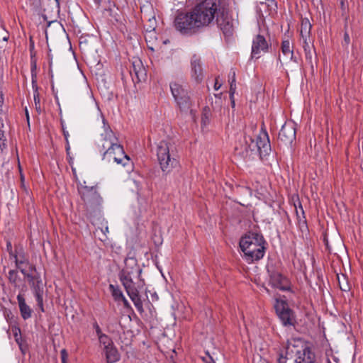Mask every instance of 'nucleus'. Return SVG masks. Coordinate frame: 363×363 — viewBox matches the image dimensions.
Instances as JSON below:
<instances>
[{"mask_svg": "<svg viewBox=\"0 0 363 363\" xmlns=\"http://www.w3.org/2000/svg\"><path fill=\"white\" fill-rule=\"evenodd\" d=\"M214 23L225 36L233 35V22L226 6L220 0H203L189 12L179 13L174 18V26L181 34L192 35Z\"/></svg>", "mask_w": 363, "mask_h": 363, "instance_id": "obj_1", "label": "nucleus"}, {"mask_svg": "<svg viewBox=\"0 0 363 363\" xmlns=\"http://www.w3.org/2000/svg\"><path fill=\"white\" fill-rule=\"evenodd\" d=\"M315 355L311 348L301 339H291L286 346L285 356L281 355L277 363H315Z\"/></svg>", "mask_w": 363, "mask_h": 363, "instance_id": "obj_2", "label": "nucleus"}, {"mask_svg": "<svg viewBox=\"0 0 363 363\" xmlns=\"http://www.w3.org/2000/svg\"><path fill=\"white\" fill-rule=\"evenodd\" d=\"M266 242L264 237L257 233H249L240 241V247L244 258L248 263L261 259L265 253Z\"/></svg>", "mask_w": 363, "mask_h": 363, "instance_id": "obj_3", "label": "nucleus"}, {"mask_svg": "<svg viewBox=\"0 0 363 363\" xmlns=\"http://www.w3.org/2000/svg\"><path fill=\"white\" fill-rule=\"evenodd\" d=\"M156 155L162 171L169 173L178 162L173 153V145L167 141L161 140L156 144Z\"/></svg>", "mask_w": 363, "mask_h": 363, "instance_id": "obj_4", "label": "nucleus"}, {"mask_svg": "<svg viewBox=\"0 0 363 363\" xmlns=\"http://www.w3.org/2000/svg\"><path fill=\"white\" fill-rule=\"evenodd\" d=\"M119 279L123 286L128 296L133 302L136 309L138 312L143 313L144 311L143 302L139 295V291L143 288L145 285L144 280L140 277H119Z\"/></svg>", "mask_w": 363, "mask_h": 363, "instance_id": "obj_5", "label": "nucleus"}, {"mask_svg": "<svg viewBox=\"0 0 363 363\" xmlns=\"http://www.w3.org/2000/svg\"><path fill=\"white\" fill-rule=\"evenodd\" d=\"M77 189L87 211H95L101 206L103 199L98 192L96 186H89L84 182V184H78Z\"/></svg>", "mask_w": 363, "mask_h": 363, "instance_id": "obj_6", "label": "nucleus"}, {"mask_svg": "<svg viewBox=\"0 0 363 363\" xmlns=\"http://www.w3.org/2000/svg\"><path fill=\"white\" fill-rule=\"evenodd\" d=\"M169 86L172 95L180 111L185 113L191 112L193 101L186 87L177 82H171Z\"/></svg>", "mask_w": 363, "mask_h": 363, "instance_id": "obj_7", "label": "nucleus"}, {"mask_svg": "<svg viewBox=\"0 0 363 363\" xmlns=\"http://www.w3.org/2000/svg\"><path fill=\"white\" fill-rule=\"evenodd\" d=\"M250 143L247 145L245 151L247 153L249 150L257 151L261 159L269 155L271 152V145L267 132L262 129L254 140L249 138Z\"/></svg>", "mask_w": 363, "mask_h": 363, "instance_id": "obj_8", "label": "nucleus"}, {"mask_svg": "<svg viewBox=\"0 0 363 363\" xmlns=\"http://www.w3.org/2000/svg\"><path fill=\"white\" fill-rule=\"evenodd\" d=\"M274 308L278 318L284 327H294L297 323L296 316L291 310L286 301L276 299Z\"/></svg>", "mask_w": 363, "mask_h": 363, "instance_id": "obj_9", "label": "nucleus"}, {"mask_svg": "<svg viewBox=\"0 0 363 363\" xmlns=\"http://www.w3.org/2000/svg\"><path fill=\"white\" fill-rule=\"evenodd\" d=\"M104 132L101 133L99 138L96 142L98 151L101 153L104 150L113 147L115 145L119 144L118 138L115 135L113 130L108 124H106L105 119L103 118Z\"/></svg>", "mask_w": 363, "mask_h": 363, "instance_id": "obj_10", "label": "nucleus"}, {"mask_svg": "<svg viewBox=\"0 0 363 363\" xmlns=\"http://www.w3.org/2000/svg\"><path fill=\"white\" fill-rule=\"evenodd\" d=\"M125 266L123 269L119 273V277H140L142 273V269L140 267L138 263V260L133 257H127L125 261Z\"/></svg>", "mask_w": 363, "mask_h": 363, "instance_id": "obj_11", "label": "nucleus"}, {"mask_svg": "<svg viewBox=\"0 0 363 363\" xmlns=\"http://www.w3.org/2000/svg\"><path fill=\"white\" fill-rule=\"evenodd\" d=\"M130 74L133 82L138 83L145 79L146 70L142 61L138 57H133L132 66L130 69Z\"/></svg>", "mask_w": 363, "mask_h": 363, "instance_id": "obj_12", "label": "nucleus"}, {"mask_svg": "<svg viewBox=\"0 0 363 363\" xmlns=\"http://www.w3.org/2000/svg\"><path fill=\"white\" fill-rule=\"evenodd\" d=\"M279 139L285 145H291L296 139L295 125L291 122H286L279 133Z\"/></svg>", "mask_w": 363, "mask_h": 363, "instance_id": "obj_13", "label": "nucleus"}, {"mask_svg": "<svg viewBox=\"0 0 363 363\" xmlns=\"http://www.w3.org/2000/svg\"><path fill=\"white\" fill-rule=\"evenodd\" d=\"M269 44L265 38L262 35H257L252 40V57L258 59L262 52H267Z\"/></svg>", "mask_w": 363, "mask_h": 363, "instance_id": "obj_14", "label": "nucleus"}, {"mask_svg": "<svg viewBox=\"0 0 363 363\" xmlns=\"http://www.w3.org/2000/svg\"><path fill=\"white\" fill-rule=\"evenodd\" d=\"M269 283L273 287L281 291H287L289 289L288 279L277 272L271 273Z\"/></svg>", "mask_w": 363, "mask_h": 363, "instance_id": "obj_15", "label": "nucleus"}, {"mask_svg": "<svg viewBox=\"0 0 363 363\" xmlns=\"http://www.w3.org/2000/svg\"><path fill=\"white\" fill-rule=\"evenodd\" d=\"M33 294L35 297L38 306H39L40 311L44 312V306H43V294H44V288L43 284L42 283V280L40 278H38L36 282H33V284L30 285Z\"/></svg>", "mask_w": 363, "mask_h": 363, "instance_id": "obj_16", "label": "nucleus"}, {"mask_svg": "<svg viewBox=\"0 0 363 363\" xmlns=\"http://www.w3.org/2000/svg\"><path fill=\"white\" fill-rule=\"evenodd\" d=\"M192 77L196 82L202 80V67L201 59L196 55H194L191 60Z\"/></svg>", "mask_w": 363, "mask_h": 363, "instance_id": "obj_17", "label": "nucleus"}, {"mask_svg": "<svg viewBox=\"0 0 363 363\" xmlns=\"http://www.w3.org/2000/svg\"><path fill=\"white\" fill-rule=\"evenodd\" d=\"M116 153H118L120 156H123V146L120 144L115 145V146L112 148L111 147L110 150L107 149L101 152L102 160L108 162L111 161L114 162V155H116Z\"/></svg>", "mask_w": 363, "mask_h": 363, "instance_id": "obj_18", "label": "nucleus"}, {"mask_svg": "<svg viewBox=\"0 0 363 363\" xmlns=\"http://www.w3.org/2000/svg\"><path fill=\"white\" fill-rule=\"evenodd\" d=\"M18 303L21 315L24 320H27L31 317L32 310L26 304L23 295L21 293L17 296Z\"/></svg>", "mask_w": 363, "mask_h": 363, "instance_id": "obj_19", "label": "nucleus"}, {"mask_svg": "<svg viewBox=\"0 0 363 363\" xmlns=\"http://www.w3.org/2000/svg\"><path fill=\"white\" fill-rule=\"evenodd\" d=\"M9 256L11 259H13L16 264V267H21L24 265H29L28 259L25 256L24 252L21 250L20 252H13L11 250L9 252Z\"/></svg>", "mask_w": 363, "mask_h": 363, "instance_id": "obj_20", "label": "nucleus"}, {"mask_svg": "<svg viewBox=\"0 0 363 363\" xmlns=\"http://www.w3.org/2000/svg\"><path fill=\"white\" fill-rule=\"evenodd\" d=\"M107 363H115L120 359V354L114 345L104 350Z\"/></svg>", "mask_w": 363, "mask_h": 363, "instance_id": "obj_21", "label": "nucleus"}, {"mask_svg": "<svg viewBox=\"0 0 363 363\" xmlns=\"http://www.w3.org/2000/svg\"><path fill=\"white\" fill-rule=\"evenodd\" d=\"M7 278L9 279V283L11 285H13L14 288H20L21 285L25 286L16 269L9 270L7 275Z\"/></svg>", "mask_w": 363, "mask_h": 363, "instance_id": "obj_22", "label": "nucleus"}, {"mask_svg": "<svg viewBox=\"0 0 363 363\" xmlns=\"http://www.w3.org/2000/svg\"><path fill=\"white\" fill-rule=\"evenodd\" d=\"M311 28H312V25L308 18L302 19L301 29H300L301 39L307 40L308 38H311Z\"/></svg>", "mask_w": 363, "mask_h": 363, "instance_id": "obj_23", "label": "nucleus"}, {"mask_svg": "<svg viewBox=\"0 0 363 363\" xmlns=\"http://www.w3.org/2000/svg\"><path fill=\"white\" fill-rule=\"evenodd\" d=\"M281 48L284 55L289 57L291 61L298 62L297 58L294 55V51L291 48V43L289 40L282 41Z\"/></svg>", "mask_w": 363, "mask_h": 363, "instance_id": "obj_24", "label": "nucleus"}, {"mask_svg": "<svg viewBox=\"0 0 363 363\" xmlns=\"http://www.w3.org/2000/svg\"><path fill=\"white\" fill-rule=\"evenodd\" d=\"M302 47L303 48L306 58L311 60L312 59V39L308 38L307 40L301 39Z\"/></svg>", "mask_w": 363, "mask_h": 363, "instance_id": "obj_25", "label": "nucleus"}, {"mask_svg": "<svg viewBox=\"0 0 363 363\" xmlns=\"http://www.w3.org/2000/svg\"><path fill=\"white\" fill-rule=\"evenodd\" d=\"M98 339L100 346L103 347L104 350L114 345L112 339L105 333L99 336Z\"/></svg>", "mask_w": 363, "mask_h": 363, "instance_id": "obj_26", "label": "nucleus"}, {"mask_svg": "<svg viewBox=\"0 0 363 363\" xmlns=\"http://www.w3.org/2000/svg\"><path fill=\"white\" fill-rule=\"evenodd\" d=\"M114 162L118 164H121L125 167L130 162L129 157L125 153L124 150L123 149V156H120L118 153H116L114 155Z\"/></svg>", "mask_w": 363, "mask_h": 363, "instance_id": "obj_27", "label": "nucleus"}, {"mask_svg": "<svg viewBox=\"0 0 363 363\" xmlns=\"http://www.w3.org/2000/svg\"><path fill=\"white\" fill-rule=\"evenodd\" d=\"M109 289L114 300L116 301H121V299L124 296L121 289L118 286H115L113 284L109 285Z\"/></svg>", "mask_w": 363, "mask_h": 363, "instance_id": "obj_28", "label": "nucleus"}, {"mask_svg": "<svg viewBox=\"0 0 363 363\" xmlns=\"http://www.w3.org/2000/svg\"><path fill=\"white\" fill-rule=\"evenodd\" d=\"M230 90L229 92H235L236 91V79L235 72L231 69L229 73Z\"/></svg>", "mask_w": 363, "mask_h": 363, "instance_id": "obj_29", "label": "nucleus"}, {"mask_svg": "<svg viewBox=\"0 0 363 363\" xmlns=\"http://www.w3.org/2000/svg\"><path fill=\"white\" fill-rule=\"evenodd\" d=\"M29 269H30V272L28 273H27L24 276V277L28 279L29 284L31 285V284H33V282H36V280L38 279V277H36L35 276H34L32 274L33 271H35V267L34 265L30 264L29 265Z\"/></svg>", "mask_w": 363, "mask_h": 363, "instance_id": "obj_30", "label": "nucleus"}, {"mask_svg": "<svg viewBox=\"0 0 363 363\" xmlns=\"http://www.w3.org/2000/svg\"><path fill=\"white\" fill-rule=\"evenodd\" d=\"M35 68V65L31 69V82H32V88L33 93L35 91H38V86L37 84V74L35 72H34L33 69Z\"/></svg>", "mask_w": 363, "mask_h": 363, "instance_id": "obj_31", "label": "nucleus"}, {"mask_svg": "<svg viewBox=\"0 0 363 363\" xmlns=\"http://www.w3.org/2000/svg\"><path fill=\"white\" fill-rule=\"evenodd\" d=\"M209 116H210V108L208 107H205L203 110L202 114V123L204 125H206L209 123Z\"/></svg>", "mask_w": 363, "mask_h": 363, "instance_id": "obj_32", "label": "nucleus"}, {"mask_svg": "<svg viewBox=\"0 0 363 363\" xmlns=\"http://www.w3.org/2000/svg\"><path fill=\"white\" fill-rule=\"evenodd\" d=\"M33 98H34L35 109L38 113H40V111H41L40 99V94L38 91H35V93H33Z\"/></svg>", "mask_w": 363, "mask_h": 363, "instance_id": "obj_33", "label": "nucleus"}, {"mask_svg": "<svg viewBox=\"0 0 363 363\" xmlns=\"http://www.w3.org/2000/svg\"><path fill=\"white\" fill-rule=\"evenodd\" d=\"M13 332L15 340H16V343L18 345L19 347L21 349V330L19 328H15L13 329Z\"/></svg>", "mask_w": 363, "mask_h": 363, "instance_id": "obj_34", "label": "nucleus"}, {"mask_svg": "<svg viewBox=\"0 0 363 363\" xmlns=\"http://www.w3.org/2000/svg\"><path fill=\"white\" fill-rule=\"evenodd\" d=\"M340 9L342 12V16H345L347 14L348 5L347 3V0H340Z\"/></svg>", "mask_w": 363, "mask_h": 363, "instance_id": "obj_35", "label": "nucleus"}, {"mask_svg": "<svg viewBox=\"0 0 363 363\" xmlns=\"http://www.w3.org/2000/svg\"><path fill=\"white\" fill-rule=\"evenodd\" d=\"M6 138L3 130H0V150L3 151L6 147Z\"/></svg>", "mask_w": 363, "mask_h": 363, "instance_id": "obj_36", "label": "nucleus"}, {"mask_svg": "<svg viewBox=\"0 0 363 363\" xmlns=\"http://www.w3.org/2000/svg\"><path fill=\"white\" fill-rule=\"evenodd\" d=\"M343 281L342 282L340 280H339V286L342 291H348L350 290V286L346 281L345 277L343 276ZM338 279H340L338 278Z\"/></svg>", "mask_w": 363, "mask_h": 363, "instance_id": "obj_37", "label": "nucleus"}, {"mask_svg": "<svg viewBox=\"0 0 363 363\" xmlns=\"http://www.w3.org/2000/svg\"><path fill=\"white\" fill-rule=\"evenodd\" d=\"M300 211H301V213L302 214V217H301L299 216L298 211L296 210V215H297V217H298V219L299 224L301 225L302 223L303 225H306V218L304 216V211H303V209L301 206H300Z\"/></svg>", "mask_w": 363, "mask_h": 363, "instance_id": "obj_38", "label": "nucleus"}, {"mask_svg": "<svg viewBox=\"0 0 363 363\" xmlns=\"http://www.w3.org/2000/svg\"><path fill=\"white\" fill-rule=\"evenodd\" d=\"M92 326H93V328L95 330V332H96V334L97 337H99L101 335L104 334V333L102 332L99 325L98 324L97 321L95 319H94V320H93Z\"/></svg>", "mask_w": 363, "mask_h": 363, "instance_id": "obj_39", "label": "nucleus"}, {"mask_svg": "<svg viewBox=\"0 0 363 363\" xmlns=\"http://www.w3.org/2000/svg\"><path fill=\"white\" fill-rule=\"evenodd\" d=\"M99 230H100L101 233H102L103 237H104V238H100V240H105L106 238V233H108V226H105L104 229L102 228L96 229V233L99 231Z\"/></svg>", "mask_w": 363, "mask_h": 363, "instance_id": "obj_40", "label": "nucleus"}, {"mask_svg": "<svg viewBox=\"0 0 363 363\" xmlns=\"http://www.w3.org/2000/svg\"><path fill=\"white\" fill-rule=\"evenodd\" d=\"M62 363H67V353L66 350L63 349L60 352Z\"/></svg>", "mask_w": 363, "mask_h": 363, "instance_id": "obj_41", "label": "nucleus"}, {"mask_svg": "<svg viewBox=\"0 0 363 363\" xmlns=\"http://www.w3.org/2000/svg\"><path fill=\"white\" fill-rule=\"evenodd\" d=\"M235 93V92H229V94H230V101H231V106H232L233 108H234L235 106V98H234Z\"/></svg>", "mask_w": 363, "mask_h": 363, "instance_id": "obj_42", "label": "nucleus"}, {"mask_svg": "<svg viewBox=\"0 0 363 363\" xmlns=\"http://www.w3.org/2000/svg\"><path fill=\"white\" fill-rule=\"evenodd\" d=\"M16 268L22 273V274L23 276H25L27 273H28L30 272V269L29 270H26L24 268V266L18 267Z\"/></svg>", "mask_w": 363, "mask_h": 363, "instance_id": "obj_43", "label": "nucleus"}, {"mask_svg": "<svg viewBox=\"0 0 363 363\" xmlns=\"http://www.w3.org/2000/svg\"><path fill=\"white\" fill-rule=\"evenodd\" d=\"M344 41L347 45H349L350 43V38L347 32H345L344 33Z\"/></svg>", "mask_w": 363, "mask_h": 363, "instance_id": "obj_44", "label": "nucleus"}, {"mask_svg": "<svg viewBox=\"0 0 363 363\" xmlns=\"http://www.w3.org/2000/svg\"><path fill=\"white\" fill-rule=\"evenodd\" d=\"M4 96L1 91H0V113L3 112L2 106L4 104Z\"/></svg>", "mask_w": 363, "mask_h": 363, "instance_id": "obj_45", "label": "nucleus"}, {"mask_svg": "<svg viewBox=\"0 0 363 363\" xmlns=\"http://www.w3.org/2000/svg\"><path fill=\"white\" fill-rule=\"evenodd\" d=\"M121 301L123 303V304H124V306H125V307H128V306H129V303H128V300L125 298V296H123V297L121 299Z\"/></svg>", "mask_w": 363, "mask_h": 363, "instance_id": "obj_46", "label": "nucleus"}, {"mask_svg": "<svg viewBox=\"0 0 363 363\" xmlns=\"http://www.w3.org/2000/svg\"><path fill=\"white\" fill-rule=\"evenodd\" d=\"M62 130H63V135L65 136V138L66 140V141L68 140V137H69V133L67 130H66L64 127L62 128Z\"/></svg>", "mask_w": 363, "mask_h": 363, "instance_id": "obj_47", "label": "nucleus"}, {"mask_svg": "<svg viewBox=\"0 0 363 363\" xmlns=\"http://www.w3.org/2000/svg\"><path fill=\"white\" fill-rule=\"evenodd\" d=\"M220 86H221V84H219V83L218 82V81L216 80V83H215V84H214V89H215L216 90H218V89L220 88Z\"/></svg>", "mask_w": 363, "mask_h": 363, "instance_id": "obj_48", "label": "nucleus"}, {"mask_svg": "<svg viewBox=\"0 0 363 363\" xmlns=\"http://www.w3.org/2000/svg\"><path fill=\"white\" fill-rule=\"evenodd\" d=\"M67 144H66V151H67V153L69 154V150H70V146H69V141H66Z\"/></svg>", "mask_w": 363, "mask_h": 363, "instance_id": "obj_49", "label": "nucleus"}, {"mask_svg": "<svg viewBox=\"0 0 363 363\" xmlns=\"http://www.w3.org/2000/svg\"><path fill=\"white\" fill-rule=\"evenodd\" d=\"M8 38H9L8 36L4 37L2 39V41L0 42V44H1V43L6 42L8 40ZM3 48V46L1 45H0V48Z\"/></svg>", "mask_w": 363, "mask_h": 363, "instance_id": "obj_50", "label": "nucleus"}, {"mask_svg": "<svg viewBox=\"0 0 363 363\" xmlns=\"http://www.w3.org/2000/svg\"><path fill=\"white\" fill-rule=\"evenodd\" d=\"M242 189L248 192L250 195L252 194V190L248 187H243Z\"/></svg>", "mask_w": 363, "mask_h": 363, "instance_id": "obj_51", "label": "nucleus"}, {"mask_svg": "<svg viewBox=\"0 0 363 363\" xmlns=\"http://www.w3.org/2000/svg\"><path fill=\"white\" fill-rule=\"evenodd\" d=\"M7 250L9 251V252L12 250V246H11V243L10 242H7Z\"/></svg>", "mask_w": 363, "mask_h": 363, "instance_id": "obj_52", "label": "nucleus"}, {"mask_svg": "<svg viewBox=\"0 0 363 363\" xmlns=\"http://www.w3.org/2000/svg\"><path fill=\"white\" fill-rule=\"evenodd\" d=\"M4 124L3 123V120L2 118L0 117V130H2V128H4Z\"/></svg>", "mask_w": 363, "mask_h": 363, "instance_id": "obj_53", "label": "nucleus"}, {"mask_svg": "<svg viewBox=\"0 0 363 363\" xmlns=\"http://www.w3.org/2000/svg\"><path fill=\"white\" fill-rule=\"evenodd\" d=\"M215 104L217 105L218 108H220L221 107L220 100L219 99L218 101H216Z\"/></svg>", "mask_w": 363, "mask_h": 363, "instance_id": "obj_54", "label": "nucleus"}, {"mask_svg": "<svg viewBox=\"0 0 363 363\" xmlns=\"http://www.w3.org/2000/svg\"><path fill=\"white\" fill-rule=\"evenodd\" d=\"M324 241H325L326 247H328V240L325 238Z\"/></svg>", "mask_w": 363, "mask_h": 363, "instance_id": "obj_55", "label": "nucleus"}, {"mask_svg": "<svg viewBox=\"0 0 363 363\" xmlns=\"http://www.w3.org/2000/svg\"><path fill=\"white\" fill-rule=\"evenodd\" d=\"M26 116H27V118L28 119V118H28V110H27V109H26Z\"/></svg>", "mask_w": 363, "mask_h": 363, "instance_id": "obj_56", "label": "nucleus"}, {"mask_svg": "<svg viewBox=\"0 0 363 363\" xmlns=\"http://www.w3.org/2000/svg\"><path fill=\"white\" fill-rule=\"evenodd\" d=\"M172 363H176V362H173Z\"/></svg>", "mask_w": 363, "mask_h": 363, "instance_id": "obj_57", "label": "nucleus"}, {"mask_svg": "<svg viewBox=\"0 0 363 363\" xmlns=\"http://www.w3.org/2000/svg\"><path fill=\"white\" fill-rule=\"evenodd\" d=\"M263 363H267V362H263Z\"/></svg>", "mask_w": 363, "mask_h": 363, "instance_id": "obj_58", "label": "nucleus"}]
</instances>
